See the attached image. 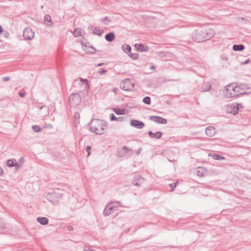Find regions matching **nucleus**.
Masks as SVG:
<instances>
[{
  "mask_svg": "<svg viewBox=\"0 0 251 251\" xmlns=\"http://www.w3.org/2000/svg\"><path fill=\"white\" fill-rule=\"evenodd\" d=\"M215 33V31L212 28L196 30L192 34V39L198 43L202 42L210 39Z\"/></svg>",
  "mask_w": 251,
  "mask_h": 251,
  "instance_id": "nucleus-1",
  "label": "nucleus"
},
{
  "mask_svg": "<svg viewBox=\"0 0 251 251\" xmlns=\"http://www.w3.org/2000/svg\"><path fill=\"white\" fill-rule=\"evenodd\" d=\"M90 126L91 131L99 135L103 133L106 126L103 121L99 119H93Z\"/></svg>",
  "mask_w": 251,
  "mask_h": 251,
  "instance_id": "nucleus-2",
  "label": "nucleus"
},
{
  "mask_svg": "<svg viewBox=\"0 0 251 251\" xmlns=\"http://www.w3.org/2000/svg\"><path fill=\"white\" fill-rule=\"evenodd\" d=\"M237 85L233 83L230 84L225 87V95L227 98H232L239 95V91L237 89Z\"/></svg>",
  "mask_w": 251,
  "mask_h": 251,
  "instance_id": "nucleus-3",
  "label": "nucleus"
},
{
  "mask_svg": "<svg viewBox=\"0 0 251 251\" xmlns=\"http://www.w3.org/2000/svg\"><path fill=\"white\" fill-rule=\"evenodd\" d=\"M69 104L72 106L78 105L81 101V97L77 93L72 94L69 97Z\"/></svg>",
  "mask_w": 251,
  "mask_h": 251,
  "instance_id": "nucleus-4",
  "label": "nucleus"
},
{
  "mask_svg": "<svg viewBox=\"0 0 251 251\" xmlns=\"http://www.w3.org/2000/svg\"><path fill=\"white\" fill-rule=\"evenodd\" d=\"M120 87L121 89L125 91H130L133 89L134 84L130 79H126L121 82Z\"/></svg>",
  "mask_w": 251,
  "mask_h": 251,
  "instance_id": "nucleus-5",
  "label": "nucleus"
},
{
  "mask_svg": "<svg viewBox=\"0 0 251 251\" xmlns=\"http://www.w3.org/2000/svg\"><path fill=\"white\" fill-rule=\"evenodd\" d=\"M237 87L239 95L251 93V88L248 84H241L239 85H237Z\"/></svg>",
  "mask_w": 251,
  "mask_h": 251,
  "instance_id": "nucleus-6",
  "label": "nucleus"
},
{
  "mask_svg": "<svg viewBox=\"0 0 251 251\" xmlns=\"http://www.w3.org/2000/svg\"><path fill=\"white\" fill-rule=\"evenodd\" d=\"M34 32L30 28H26L23 31V37L25 40H30L33 38Z\"/></svg>",
  "mask_w": 251,
  "mask_h": 251,
  "instance_id": "nucleus-7",
  "label": "nucleus"
},
{
  "mask_svg": "<svg viewBox=\"0 0 251 251\" xmlns=\"http://www.w3.org/2000/svg\"><path fill=\"white\" fill-rule=\"evenodd\" d=\"M150 120L158 124H165L167 122V120L162 117L156 116H151L149 118Z\"/></svg>",
  "mask_w": 251,
  "mask_h": 251,
  "instance_id": "nucleus-8",
  "label": "nucleus"
},
{
  "mask_svg": "<svg viewBox=\"0 0 251 251\" xmlns=\"http://www.w3.org/2000/svg\"><path fill=\"white\" fill-rule=\"evenodd\" d=\"M130 125L132 126L136 127L138 129H142L145 126V124L143 122L136 120H131Z\"/></svg>",
  "mask_w": 251,
  "mask_h": 251,
  "instance_id": "nucleus-9",
  "label": "nucleus"
},
{
  "mask_svg": "<svg viewBox=\"0 0 251 251\" xmlns=\"http://www.w3.org/2000/svg\"><path fill=\"white\" fill-rule=\"evenodd\" d=\"M89 30L94 34H97L99 36H101L103 32V30H100L95 26L90 25L89 27Z\"/></svg>",
  "mask_w": 251,
  "mask_h": 251,
  "instance_id": "nucleus-10",
  "label": "nucleus"
},
{
  "mask_svg": "<svg viewBox=\"0 0 251 251\" xmlns=\"http://www.w3.org/2000/svg\"><path fill=\"white\" fill-rule=\"evenodd\" d=\"M131 151V150L129 149L128 148H127L126 146H124L122 148L120 151H119V156L122 157L126 156L127 155H128V151Z\"/></svg>",
  "mask_w": 251,
  "mask_h": 251,
  "instance_id": "nucleus-11",
  "label": "nucleus"
},
{
  "mask_svg": "<svg viewBox=\"0 0 251 251\" xmlns=\"http://www.w3.org/2000/svg\"><path fill=\"white\" fill-rule=\"evenodd\" d=\"M205 133L208 136H213L216 133V129L213 126H208L205 129Z\"/></svg>",
  "mask_w": 251,
  "mask_h": 251,
  "instance_id": "nucleus-12",
  "label": "nucleus"
},
{
  "mask_svg": "<svg viewBox=\"0 0 251 251\" xmlns=\"http://www.w3.org/2000/svg\"><path fill=\"white\" fill-rule=\"evenodd\" d=\"M82 82H85L86 83V85H88V80L86 79H83L80 78V79L78 78L74 81L73 86L74 87H76L77 85H82Z\"/></svg>",
  "mask_w": 251,
  "mask_h": 251,
  "instance_id": "nucleus-13",
  "label": "nucleus"
},
{
  "mask_svg": "<svg viewBox=\"0 0 251 251\" xmlns=\"http://www.w3.org/2000/svg\"><path fill=\"white\" fill-rule=\"evenodd\" d=\"M148 134L151 138H154L157 139H160L162 136V132L160 131L153 133L151 131H149Z\"/></svg>",
  "mask_w": 251,
  "mask_h": 251,
  "instance_id": "nucleus-14",
  "label": "nucleus"
},
{
  "mask_svg": "<svg viewBox=\"0 0 251 251\" xmlns=\"http://www.w3.org/2000/svg\"><path fill=\"white\" fill-rule=\"evenodd\" d=\"M113 207L111 206L110 204L108 205L103 211V215L105 216L109 215L112 213Z\"/></svg>",
  "mask_w": 251,
  "mask_h": 251,
  "instance_id": "nucleus-15",
  "label": "nucleus"
},
{
  "mask_svg": "<svg viewBox=\"0 0 251 251\" xmlns=\"http://www.w3.org/2000/svg\"><path fill=\"white\" fill-rule=\"evenodd\" d=\"M135 47L137 50L140 51H148L149 50V48L145 45L136 44Z\"/></svg>",
  "mask_w": 251,
  "mask_h": 251,
  "instance_id": "nucleus-16",
  "label": "nucleus"
},
{
  "mask_svg": "<svg viewBox=\"0 0 251 251\" xmlns=\"http://www.w3.org/2000/svg\"><path fill=\"white\" fill-rule=\"evenodd\" d=\"M37 221L42 225H46L49 223V220L46 217H39L37 218Z\"/></svg>",
  "mask_w": 251,
  "mask_h": 251,
  "instance_id": "nucleus-17",
  "label": "nucleus"
},
{
  "mask_svg": "<svg viewBox=\"0 0 251 251\" xmlns=\"http://www.w3.org/2000/svg\"><path fill=\"white\" fill-rule=\"evenodd\" d=\"M83 33H84L83 29L79 28H76L74 30L73 35L75 37H77L82 36Z\"/></svg>",
  "mask_w": 251,
  "mask_h": 251,
  "instance_id": "nucleus-18",
  "label": "nucleus"
},
{
  "mask_svg": "<svg viewBox=\"0 0 251 251\" xmlns=\"http://www.w3.org/2000/svg\"><path fill=\"white\" fill-rule=\"evenodd\" d=\"M115 38V36L113 32H110L105 36V40L109 42H111L114 40Z\"/></svg>",
  "mask_w": 251,
  "mask_h": 251,
  "instance_id": "nucleus-19",
  "label": "nucleus"
},
{
  "mask_svg": "<svg viewBox=\"0 0 251 251\" xmlns=\"http://www.w3.org/2000/svg\"><path fill=\"white\" fill-rule=\"evenodd\" d=\"M208 155L209 156H211L213 158V159H216V160H224L225 159V157L220 156L218 154H216V153H210Z\"/></svg>",
  "mask_w": 251,
  "mask_h": 251,
  "instance_id": "nucleus-20",
  "label": "nucleus"
},
{
  "mask_svg": "<svg viewBox=\"0 0 251 251\" xmlns=\"http://www.w3.org/2000/svg\"><path fill=\"white\" fill-rule=\"evenodd\" d=\"M245 48L243 45H234L233 46V50L234 51H241L243 50Z\"/></svg>",
  "mask_w": 251,
  "mask_h": 251,
  "instance_id": "nucleus-21",
  "label": "nucleus"
},
{
  "mask_svg": "<svg viewBox=\"0 0 251 251\" xmlns=\"http://www.w3.org/2000/svg\"><path fill=\"white\" fill-rule=\"evenodd\" d=\"M211 88V85L209 83H204L201 87V91L206 92L210 90Z\"/></svg>",
  "mask_w": 251,
  "mask_h": 251,
  "instance_id": "nucleus-22",
  "label": "nucleus"
},
{
  "mask_svg": "<svg viewBox=\"0 0 251 251\" xmlns=\"http://www.w3.org/2000/svg\"><path fill=\"white\" fill-rule=\"evenodd\" d=\"M122 49H123V51L126 53H128L130 52L131 50V48L130 46L127 44L123 45L122 46Z\"/></svg>",
  "mask_w": 251,
  "mask_h": 251,
  "instance_id": "nucleus-23",
  "label": "nucleus"
},
{
  "mask_svg": "<svg viewBox=\"0 0 251 251\" xmlns=\"http://www.w3.org/2000/svg\"><path fill=\"white\" fill-rule=\"evenodd\" d=\"M243 107V105L242 103H237L236 105V107L235 106L233 107L234 110L233 113L235 114L236 113L238 112V111L242 108Z\"/></svg>",
  "mask_w": 251,
  "mask_h": 251,
  "instance_id": "nucleus-24",
  "label": "nucleus"
},
{
  "mask_svg": "<svg viewBox=\"0 0 251 251\" xmlns=\"http://www.w3.org/2000/svg\"><path fill=\"white\" fill-rule=\"evenodd\" d=\"M15 162H16V159H9L6 161V166L8 167H14Z\"/></svg>",
  "mask_w": 251,
  "mask_h": 251,
  "instance_id": "nucleus-25",
  "label": "nucleus"
},
{
  "mask_svg": "<svg viewBox=\"0 0 251 251\" xmlns=\"http://www.w3.org/2000/svg\"><path fill=\"white\" fill-rule=\"evenodd\" d=\"M55 196V194L53 193H48L46 196V198L53 204L55 203V202L53 201L51 199Z\"/></svg>",
  "mask_w": 251,
  "mask_h": 251,
  "instance_id": "nucleus-26",
  "label": "nucleus"
},
{
  "mask_svg": "<svg viewBox=\"0 0 251 251\" xmlns=\"http://www.w3.org/2000/svg\"><path fill=\"white\" fill-rule=\"evenodd\" d=\"M114 111L118 115H123L125 114V110L124 109L114 108Z\"/></svg>",
  "mask_w": 251,
  "mask_h": 251,
  "instance_id": "nucleus-27",
  "label": "nucleus"
},
{
  "mask_svg": "<svg viewBox=\"0 0 251 251\" xmlns=\"http://www.w3.org/2000/svg\"><path fill=\"white\" fill-rule=\"evenodd\" d=\"M133 180H136V181H139L140 183H143L144 182V178L139 175L135 176Z\"/></svg>",
  "mask_w": 251,
  "mask_h": 251,
  "instance_id": "nucleus-28",
  "label": "nucleus"
},
{
  "mask_svg": "<svg viewBox=\"0 0 251 251\" xmlns=\"http://www.w3.org/2000/svg\"><path fill=\"white\" fill-rule=\"evenodd\" d=\"M198 176H202L204 175L203 169L202 168H198L197 171Z\"/></svg>",
  "mask_w": 251,
  "mask_h": 251,
  "instance_id": "nucleus-29",
  "label": "nucleus"
},
{
  "mask_svg": "<svg viewBox=\"0 0 251 251\" xmlns=\"http://www.w3.org/2000/svg\"><path fill=\"white\" fill-rule=\"evenodd\" d=\"M31 127H32V129L35 132H40L42 130L41 127L39 126H37V125L32 126Z\"/></svg>",
  "mask_w": 251,
  "mask_h": 251,
  "instance_id": "nucleus-30",
  "label": "nucleus"
},
{
  "mask_svg": "<svg viewBox=\"0 0 251 251\" xmlns=\"http://www.w3.org/2000/svg\"><path fill=\"white\" fill-rule=\"evenodd\" d=\"M143 102L147 104H150L151 103V100L149 97H145L143 100Z\"/></svg>",
  "mask_w": 251,
  "mask_h": 251,
  "instance_id": "nucleus-31",
  "label": "nucleus"
},
{
  "mask_svg": "<svg viewBox=\"0 0 251 251\" xmlns=\"http://www.w3.org/2000/svg\"><path fill=\"white\" fill-rule=\"evenodd\" d=\"M101 21L105 25H108L110 22V20L107 17H105L104 18L101 19Z\"/></svg>",
  "mask_w": 251,
  "mask_h": 251,
  "instance_id": "nucleus-32",
  "label": "nucleus"
},
{
  "mask_svg": "<svg viewBox=\"0 0 251 251\" xmlns=\"http://www.w3.org/2000/svg\"><path fill=\"white\" fill-rule=\"evenodd\" d=\"M129 56L130 57H131L132 59L134 60L137 59L139 57V55L137 53H130L129 54Z\"/></svg>",
  "mask_w": 251,
  "mask_h": 251,
  "instance_id": "nucleus-33",
  "label": "nucleus"
},
{
  "mask_svg": "<svg viewBox=\"0 0 251 251\" xmlns=\"http://www.w3.org/2000/svg\"><path fill=\"white\" fill-rule=\"evenodd\" d=\"M132 183L133 185L136 186L137 187L140 186L141 185V184L143 183H140V182H139V181H136V180H133Z\"/></svg>",
  "mask_w": 251,
  "mask_h": 251,
  "instance_id": "nucleus-34",
  "label": "nucleus"
},
{
  "mask_svg": "<svg viewBox=\"0 0 251 251\" xmlns=\"http://www.w3.org/2000/svg\"><path fill=\"white\" fill-rule=\"evenodd\" d=\"M44 19H45V21L50 22L51 17L49 15H45V17H44Z\"/></svg>",
  "mask_w": 251,
  "mask_h": 251,
  "instance_id": "nucleus-35",
  "label": "nucleus"
},
{
  "mask_svg": "<svg viewBox=\"0 0 251 251\" xmlns=\"http://www.w3.org/2000/svg\"><path fill=\"white\" fill-rule=\"evenodd\" d=\"M22 165H21L20 164L17 163V162H15L14 166L16 167V169L18 170L20 169Z\"/></svg>",
  "mask_w": 251,
  "mask_h": 251,
  "instance_id": "nucleus-36",
  "label": "nucleus"
},
{
  "mask_svg": "<svg viewBox=\"0 0 251 251\" xmlns=\"http://www.w3.org/2000/svg\"><path fill=\"white\" fill-rule=\"evenodd\" d=\"M110 120L111 121H116L117 117L114 115V114H111L110 115Z\"/></svg>",
  "mask_w": 251,
  "mask_h": 251,
  "instance_id": "nucleus-37",
  "label": "nucleus"
},
{
  "mask_svg": "<svg viewBox=\"0 0 251 251\" xmlns=\"http://www.w3.org/2000/svg\"><path fill=\"white\" fill-rule=\"evenodd\" d=\"M221 59L223 60H228V56L226 54H223L221 55Z\"/></svg>",
  "mask_w": 251,
  "mask_h": 251,
  "instance_id": "nucleus-38",
  "label": "nucleus"
},
{
  "mask_svg": "<svg viewBox=\"0 0 251 251\" xmlns=\"http://www.w3.org/2000/svg\"><path fill=\"white\" fill-rule=\"evenodd\" d=\"M106 70L104 69L100 70L98 71V73L100 75H104L106 72Z\"/></svg>",
  "mask_w": 251,
  "mask_h": 251,
  "instance_id": "nucleus-39",
  "label": "nucleus"
},
{
  "mask_svg": "<svg viewBox=\"0 0 251 251\" xmlns=\"http://www.w3.org/2000/svg\"><path fill=\"white\" fill-rule=\"evenodd\" d=\"M24 162V157H21L19 160H18V163L20 164L21 165H23V163Z\"/></svg>",
  "mask_w": 251,
  "mask_h": 251,
  "instance_id": "nucleus-40",
  "label": "nucleus"
},
{
  "mask_svg": "<svg viewBox=\"0 0 251 251\" xmlns=\"http://www.w3.org/2000/svg\"><path fill=\"white\" fill-rule=\"evenodd\" d=\"M169 185H170V186L171 187H172L171 191H173V190H174V188L176 187V183H175V184H174V183H172V184H169Z\"/></svg>",
  "mask_w": 251,
  "mask_h": 251,
  "instance_id": "nucleus-41",
  "label": "nucleus"
},
{
  "mask_svg": "<svg viewBox=\"0 0 251 251\" xmlns=\"http://www.w3.org/2000/svg\"><path fill=\"white\" fill-rule=\"evenodd\" d=\"M91 149V148L90 146H87L86 147V151L88 152V155H89L90 154V151Z\"/></svg>",
  "mask_w": 251,
  "mask_h": 251,
  "instance_id": "nucleus-42",
  "label": "nucleus"
},
{
  "mask_svg": "<svg viewBox=\"0 0 251 251\" xmlns=\"http://www.w3.org/2000/svg\"><path fill=\"white\" fill-rule=\"evenodd\" d=\"M91 250H90L89 247L84 246L83 247V251H90Z\"/></svg>",
  "mask_w": 251,
  "mask_h": 251,
  "instance_id": "nucleus-43",
  "label": "nucleus"
},
{
  "mask_svg": "<svg viewBox=\"0 0 251 251\" xmlns=\"http://www.w3.org/2000/svg\"><path fill=\"white\" fill-rule=\"evenodd\" d=\"M90 48L91 49V50H89V51L91 52V53H94L95 51H96V49L93 48V47H90Z\"/></svg>",
  "mask_w": 251,
  "mask_h": 251,
  "instance_id": "nucleus-44",
  "label": "nucleus"
},
{
  "mask_svg": "<svg viewBox=\"0 0 251 251\" xmlns=\"http://www.w3.org/2000/svg\"><path fill=\"white\" fill-rule=\"evenodd\" d=\"M67 228L68 230H69L70 231L73 230V227L72 226H68L67 227Z\"/></svg>",
  "mask_w": 251,
  "mask_h": 251,
  "instance_id": "nucleus-45",
  "label": "nucleus"
},
{
  "mask_svg": "<svg viewBox=\"0 0 251 251\" xmlns=\"http://www.w3.org/2000/svg\"><path fill=\"white\" fill-rule=\"evenodd\" d=\"M2 79H3V81L6 82L9 80V77H4L2 78Z\"/></svg>",
  "mask_w": 251,
  "mask_h": 251,
  "instance_id": "nucleus-46",
  "label": "nucleus"
},
{
  "mask_svg": "<svg viewBox=\"0 0 251 251\" xmlns=\"http://www.w3.org/2000/svg\"><path fill=\"white\" fill-rule=\"evenodd\" d=\"M141 150L142 149L141 148L138 149V150L136 152V154L139 155L140 153Z\"/></svg>",
  "mask_w": 251,
  "mask_h": 251,
  "instance_id": "nucleus-47",
  "label": "nucleus"
},
{
  "mask_svg": "<svg viewBox=\"0 0 251 251\" xmlns=\"http://www.w3.org/2000/svg\"><path fill=\"white\" fill-rule=\"evenodd\" d=\"M19 96L21 98H24L25 96V95L24 93L20 92V94H19Z\"/></svg>",
  "mask_w": 251,
  "mask_h": 251,
  "instance_id": "nucleus-48",
  "label": "nucleus"
},
{
  "mask_svg": "<svg viewBox=\"0 0 251 251\" xmlns=\"http://www.w3.org/2000/svg\"><path fill=\"white\" fill-rule=\"evenodd\" d=\"M3 173V170L0 167V176H1Z\"/></svg>",
  "mask_w": 251,
  "mask_h": 251,
  "instance_id": "nucleus-49",
  "label": "nucleus"
},
{
  "mask_svg": "<svg viewBox=\"0 0 251 251\" xmlns=\"http://www.w3.org/2000/svg\"><path fill=\"white\" fill-rule=\"evenodd\" d=\"M150 69H151V70H154V69H155V66H151L150 67Z\"/></svg>",
  "mask_w": 251,
  "mask_h": 251,
  "instance_id": "nucleus-50",
  "label": "nucleus"
},
{
  "mask_svg": "<svg viewBox=\"0 0 251 251\" xmlns=\"http://www.w3.org/2000/svg\"><path fill=\"white\" fill-rule=\"evenodd\" d=\"M2 27L0 25V34L2 33Z\"/></svg>",
  "mask_w": 251,
  "mask_h": 251,
  "instance_id": "nucleus-51",
  "label": "nucleus"
},
{
  "mask_svg": "<svg viewBox=\"0 0 251 251\" xmlns=\"http://www.w3.org/2000/svg\"><path fill=\"white\" fill-rule=\"evenodd\" d=\"M103 65V63H99L98 65V66H101Z\"/></svg>",
  "mask_w": 251,
  "mask_h": 251,
  "instance_id": "nucleus-52",
  "label": "nucleus"
},
{
  "mask_svg": "<svg viewBox=\"0 0 251 251\" xmlns=\"http://www.w3.org/2000/svg\"><path fill=\"white\" fill-rule=\"evenodd\" d=\"M117 88H114V89H113V92H115V93L117 92Z\"/></svg>",
  "mask_w": 251,
  "mask_h": 251,
  "instance_id": "nucleus-53",
  "label": "nucleus"
},
{
  "mask_svg": "<svg viewBox=\"0 0 251 251\" xmlns=\"http://www.w3.org/2000/svg\"><path fill=\"white\" fill-rule=\"evenodd\" d=\"M121 119H122L121 117H118V118H117V121H120Z\"/></svg>",
  "mask_w": 251,
  "mask_h": 251,
  "instance_id": "nucleus-54",
  "label": "nucleus"
},
{
  "mask_svg": "<svg viewBox=\"0 0 251 251\" xmlns=\"http://www.w3.org/2000/svg\"><path fill=\"white\" fill-rule=\"evenodd\" d=\"M3 228L2 225L1 223H0V230Z\"/></svg>",
  "mask_w": 251,
  "mask_h": 251,
  "instance_id": "nucleus-55",
  "label": "nucleus"
},
{
  "mask_svg": "<svg viewBox=\"0 0 251 251\" xmlns=\"http://www.w3.org/2000/svg\"><path fill=\"white\" fill-rule=\"evenodd\" d=\"M248 62H249V60H247L246 61H245V62H244L243 64H247Z\"/></svg>",
  "mask_w": 251,
  "mask_h": 251,
  "instance_id": "nucleus-56",
  "label": "nucleus"
}]
</instances>
